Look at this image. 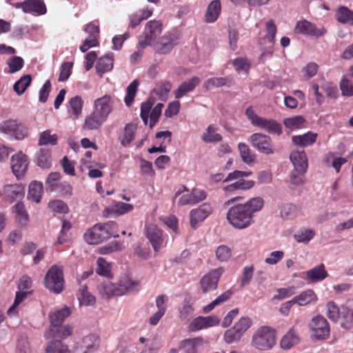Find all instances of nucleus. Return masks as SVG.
<instances>
[{
    "instance_id": "69168bd1",
    "label": "nucleus",
    "mask_w": 353,
    "mask_h": 353,
    "mask_svg": "<svg viewBox=\"0 0 353 353\" xmlns=\"http://www.w3.org/2000/svg\"><path fill=\"white\" fill-rule=\"evenodd\" d=\"M340 89L343 96H353V83L351 80L345 77H343L340 81Z\"/></svg>"
},
{
    "instance_id": "5fc2aeb1",
    "label": "nucleus",
    "mask_w": 353,
    "mask_h": 353,
    "mask_svg": "<svg viewBox=\"0 0 353 353\" xmlns=\"http://www.w3.org/2000/svg\"><path fill=\"white\" fill-rule=\"evenodd\" d=\"M69 106L72 112V114L76 118L81 114L83 108V101L79 96L72 97L69 101Z\"/></svg>"
},
{
    "instance_id": "774afa93",
    "label": "nucleus",
    "mask_w": 353,
    "mask_h": 353,
    "mask_svg": "<svg viewBox=\"0 0 353 353\" xmlns=\"http://www.w3.org/2000/svg\"><path fill=\"white\" fill-rule=\"evenodd\" d=\"M252 321L249 317H241L233 326L241 335L251 327Z\"/></svg>"
},
{
    "instance_id": "f3484780",
    "label": "nucleus",
    "mask_w": 353,
    "mask_h": 353,
    "mask_svg": "<svg viewBox=\"0 0 353 353\" xmlns=\"http://www.w3.org/2000/svg\"><path fill=\"white\" fill-rule=\"evenodd\" d=\"M11 168L13 174L18 178H21L26 174L28 165V157L21 151L11 157Z\"/></svg>"
},
{
    "instance_id": "a19ab883",
    "label": "nucleus",
    "mask_w": 353,
    "mask_h": 353,
    "mask_svg": "<svg viewBox=\"0 0 353 353\" xmlns=\"http://www.w3.org/2000/svg\"><path fill=\"white\" fill-rule=\"evenodd\" d=\"M139 82L137 79L132 81L126 89V95L124 98V102L127 107H130L134 101V97L137 92Z\"/></svg>"
},
{
    "instance_id": "9d476101",
    "label": "nucleus",
    "mask_w": 353,
    "mask_h": 353,
    "mask_svg": "<svg viewBox=\"0 0 353 353\" xmlns=\"http://www.w3.org/2000/svg\"><path fill=\"white\" fill-rule=\"evenodd\" d=\"M309 327L312 332V336L316 340H324L330 336V325L327 321L321 315L313 317Z\"/></svg>"
},
{
    "instance_id": "3c124183",
    "label": "nucleus",
    "mask_w": 353,
    "mask_h": 353,
    "mask_svg": "<svg viewBox=\"0 0 353 353\" xmlns=\"http://www.w3.org/2000/svg\"><path fill=\"white\" fill-rule=\"evenodd\" d=\"M57 135L56 134H51L50 130H47L42 132L40 134L39 139V145H46L48 144H50L52 145H55L57 143Z\"/></svg>"
},
{
    "instance_id": "b1692460",
    "label": "nucleus",
    "mask_w": 353,
    "mask_h": 353,
    "mask_svg": "<svg viewBox=\"0 0 353 353\" xmlns=\"http://www.w3.org/2000/svg\"><path fill=\"white\" fill-rule=\"evenodd\" d=\"M317 134L313 132H307L302 135L293 136L292 143L300 147H307L313 145L316 140Z\"/></svg>"
},
{
    "instance_id": "8fccbe9b",
    "label": "nucleus",
    "mask_w": 353,
    "mask_h": 353,
    "mask_svg": "<svg viewBox=\"0 0 353 353\" xmlns=\"http://www.w3.org/2000/svg\"><path fill=\"white\" fill-rule=\"evenodd\" d=\"M172 88V84L169 81H162L159 84H157L153 89V92L158 95L161 100H165L168 94Z\"/></svg>"
},
{
    "instance_id": "72a5a7b5",
    "label": "nucleus",
    "mask_w": 353,
    "mask_h": 353,
    "mask_svg": "<svg viewBox=\"0 0 353 353\" xmlns=\"http://www.w3.org/2000/svg\"><path fill=\"white\" fill-rule=\"evenodd\" d=\"M137 130V125L132 123H127L124 128V133L120 139L121 144L124 146H128L134 139V134Z\"/></svg>"
},
{
    "instance_id": "ea45409f",
    "label": "nucleus",
    "mask_w": 353,
    "mask_h": 353,
    "mask_svg": "<svg viewBox=\"0 0 353 353\" xmlns=\"http://www.w3.org/2000/svg\"><path fill=\"white\" fill-rule=\"evenodd\" d=\"M32 82V77L30 74H25L17 81L14 85L13 90L17 95H22L26 89L30 85Z\"/></svg>"
},
{
    "instance_id": "6e6d98bb",
    "label": "nucleus",
    "mask_w": 353,
    "mask_h": 353,
    "mask_svg": "<svg viewBox=\"0 0 353 353\" xmlns=\"http://www.w3.org/2000/svg\"><path fill=\"white\" fill-rule=\"evenodd\" d=\"M307 169L294 168L290 173V182L295 185H301L304 183L305 173Z\"/></svg>"
},
{
    "instance_id": "f8f14e48",
    "label": "nucleus",
    "mask_w": 353,
    "mask_h": 353,
    "mask_svg": "<svg viewBox=\"0 0 353 353\" xmlns=\"http://www.w3.org/2000/svg\"><path fill=\"white\" fill-rule=\"evenodd\" d=\"M99 346V337L95 334H90L75 345L73 353H95Z\"/></svg>"
},
{
    "instance_id": "c756f323",
    "label": "nucleus",
    "mask_w": 353,
    "mask_h": 353,
    "mask_svg": "<svg viewBox=\"0 0 353 353\" xmlns=\"http://www.w3.org/2000/svg\"><path fill=\"white\" fill-rule=\"evenodd\" d=\"M43 184L41 182L32 181L29 185L28 199L36 203H39L43 193Z\"/></svg>"
},
{
    "instance_id": "1a4fd4ad",
    "label": "nucleus",
    "mask_w": 353,
    "mask_h": 353,
    "mask_svg": "<svg viewBox=\"0 0 353 353\" xmlns=\"http://www.w3.org/2000/svg\"><path fill=\"white\" fill-rule=\"evenodd\" d=\"M0 132L13 137L17 140H22L28 136V129L16 119H8L0 124Z\"/></svg>"
},
{
    "instance_id": "e2e57ef3",
    "label": "nucleus",
    "mask_w": 353,
    "mask_h": 353,
    "mask_svg": "<svg viewBox=\"0 0 353 353\" xmlns=\"http://www.w3.org/2000/svg\"><path fill=\"white\" fill-rule=\"evenodd\" d=\"M254 274L253 265L245 266L243 269V274L240 280V285L243 288L250 284Z\"/></svg>"
},
{
    "instance_id": "dca6fc26",
    "label": "nucleus",
    "mask_w": 353,
    "mask_h": 353,
    "mask_svg": "<svg viewBox=\"0 0 353 353\" xmlns=\"http://www.w3.org/2000/svg\"><path fill=\"white\" fill-rule=\"evenodd\" d=\"M224 272L223 268H219L210 272L201 280V285L203 292L206 293L217 288L221 276Z\"/></svg>"
},
{
    "instance_id": "680f3d73",
    "label": "nucleus",
    "mask_w": 353,
    "mask_h": 353,
    "mask_svg": "<svg viewBox=\"0 0 353 353\" xmlns=\"http://www.w3.org/2000/svg\"><path fill=\"white\" fill-rule=\"evenodd\" d=\"M276 33V27L272 20L266 22V34L264 37L270 44L274 45L275 41V35Z\"/></svg>"
},
{
    "instance_id": "f03ea898",
    "label": "nucleus",
    "mask_w": 353,
    "mask_h": 353,
    "mask_svg": "<svg viewBox=\"0 0 353 353\" xmlns=\"http://www.w3.org/2000/svg\"><path fill=\"white\" fill-rule=\"evenodd\" d=\"M114 108V101L109 94L98 98L94 101L92 113L85 117L84 128L97 130L107 120Z\"/></svg>"
},
{
    "instance_id": "bb28decb",
    "label": "nucleus",
    "mask_w": 353,
    "mask_h": 353,
    "mask_svg": "<svg viewBox=\"0 0 353 353\" xmlns=\"http://www.w3.org/2000/svg\"><path fill=\"white\" fill-rule=\"evenodd\" d=\"M113 54L108 53L101 57L97 63L96 70L98 73L103 74L111 70L113 68Z\"/></svg>"
},
{
    "instance_id": "ddd939ff",
    "label": "nucleus",
    "mask_w": 353,
    "mask_h": 353,
    "mask_svg": "<svg viewBox=\"0 0 353 353\" xmlns=\"http://www.w3.org/2000/svg\"><path fill=\"white\" fill-rule=\"evenodd\" d=\"M177 40L174 34H165L154 44V50L159 54H168L177 45Z\"/></svg>"
},
{
    "instance_id": "4d7b16f0",
    "label": "nucleus",
    "mask_w": 353,
    "mask_h": 353,
    "mask_svg": "<svg viewBox=\"0 0 353 353\" xmlns=\"http://www.w3.org/2000/svg\"><path fill=\"white\" fill-rule=\"evenodd\" d=\"M193 312L194 308L192 307L191 299L185 298L183 301V306L179 311L180 319L183 320L188 319Z\"/></svg>"
},
{
    "instance_id": "f257e3e1",
    "label": "nucleus",
    "mask_w": 353,
    "mask_h": 353,
    "mask_svg": "<svg viewBox=\"0 0 353 353\" xmlns=\"http://www.w3.org/2000/svg\"><path fill=\"white\" fill-rule=\"evenodd\" d=\"M263 206V199L261 197L252 198L243 204L231 207L228 211L227 219L236 229L247 228L254 222L253 214L260 211Z\"/></svg>"
},
{
    "instance_id": "58836bf2",
    "label": "nucleus",
    "mask_w": 353,
    "mask_h": 353,
    "mask_svg": "<svg viewBox=\"0 0 353 353\" xmlns=\"http://www.w3.org/2000/svg\"><path fill=\"white\" fill-rule=\"evenodd\" d=\"M299 339L292 330H290L281 339L280 345L283 350H290L299 343Z\"/></svg>"
},
{
    "instance_id": "7c9ffc66",
    "label": "nucleus",
    "mask_w": 353,
    "mask_h": 353,
    "mask_svg": "<svg viewBox=\"0 0 353 353\" xmlns=\"http://www.w3.org/2000/svg\"><path fill=\"white\" fill-rule=\"evenodd\" d=\"M337 21L343 24L353 26V11L345 6H340L336 13Z\"/></svg>"
},
{
    "instance_id": "423d86ee",
    "label": "nucleus",
    "mask_w": 353,
    "mask_h": 353,
    "mask_svg": "<svg viewBox=\"0 0 353 353\" xmlns=\"http://www.w3.org/2000/svg\"><path fill=\"white\" fill-rule=\"evenodd\" d=\"M275 344V331L269 326L259 327L252 335V345L259 350H270Z\"/></svg>"
},
{
    "instance_id": "a878e982",
    "label": "nucleus",
    "mask_w": 353,
    "mask_h": 353,
    "mask_svg": "<svg viewBox=\"0 0 353 353\" xmlns=\"http://www.w3.org/2000/svg\"><path fill=\"white\" fill-rule=\"evenodd\" d=\"M295 304L300 306H305L312 303L316 302L317 297L312 290H307L302 292L299 295L293 298Z\"/></svg>"
},
{
    "instance_id": "0eeeda50",
    "label": "nucleus",
    "mask_w": 353,
    "mask_h": 353,
    "mask_svg": "<svg viewBox=\"0 0 353 353\" xmlns=\"http://www.w3.org/2000/svg\"><path fill=\"white\" fill-rule=\"evenodd\" d=\"M163 23L159 20H150L145 25L144 30L139 37V45L141 48L150 46L161 34Z\"/></svg>"
},
{
    "instance_id": "5701e85b",
    "label": "nucleus",
    "mask_w": 353,
    "mask_h": 353,
    "mask_svg": "<svg viewBox=\"0 0 353 353\" xmlns=\"http://www.w3.org/2000/svg\"><path fill=\"white\" fill-rule=\"evenodd\" d=\"M221 10V4L220 0H213L211 1L205 14V21L207 23L215 22L220 15Z\"/></svg>"
},
{
    "instance_id": "79ce46f5",
    "label": "nucleus",
    "mask_w": 353,
    "mask_h": 353,
    "mask_svg": "<svg viewBox=\"0 0 353 353\" xmlns=\"http://www.w3.org/2000/svg\"><path fill=\"white\" fill-rule=\"evenodd\" d=\"M201 343L199 338L187 339L181 343V347L185 353H197V348Z\"/></svg>"
},
{
    "instance_id": "864d4df0",
    "label": "nucleus",
    "mask_w": 353,
    "mask_h": 353,
    "mask_svg": "<svg viewBox=\"0 0 353 353\" xmlns=\"http://www.w3.org/2000/svg\"><path fill=\"white\" fill-rule=\"evenodd\" d=\"M238 148L242 161L246 164H251L254 161V156L250 153V149L248 145L244 143H239Z\"/></svg>"
},
{
    "instance_id": "37998d69",
    "label": "nucleus",
    "mask_w": 353,
    "mask_h": 353,
    "mask_svg": "<svg viewBox=\"0 0 353 353\" xmlns=\"http://www.w3.org/2000/svg\"><path fill=\"white\" fill-rule=\"evenodd\" d=\"M48 336H52L55 339L61 338L65 339L72 334V327L69 325L64 327H57V328H50L47 333Z\"/></svg>"
},
{
    "instance_id": "cd10ccee",
    "label": "nucleus",
    "mask_w": 353,
    "mask_h": 353,
    "mask_svg": "<svg viewBox=\"0 0 353 353\" xmlns=\"http://www.w3.org/2000/svg\"><path fill=\"white\" fill-rule=\"evenodd\" d=\"M254 185V181L252 180H239L228 185L223 188V190L227 193H232L236 190H246L252 188Z\"/></svg>"
},
{
    "instance_id": "a211bd4d",
    "label": "nucleus",
    "mask_w": 353,
    "mask_h": 353,
    "mask_svg": "<svg viewBox=\"0 0 353 353\" xmlns=\"http://www.w3.org/2000/svg\"><path fill=\"white\" fill-rule=\"evenodd\" d=\"M219 319L216 316H199L195 318L190 325L192 332H196L219 325Z\"/></svg>"
},
{
    "instance_id": "2f4dec72",
    "label": "nucleus",
    "mask_w": 353,
    "mask_h": 353,
    "mask_svg": "<svg viewBox=\"0 0 353 353\" xmlns=\"http://www.w3.org/2000/svg\"><path fill=\"white\" fill-rule=\"evenodd\" d=\"M77 297L80 305H84L86 306L92 305L96 301L95 297L88 291V288L85 285L81 286L77 293Z\"/></svg>"
},
{
    "instance_id": "052dcab7",
    "label": "nucleus",
    "mask_w": 353,
    "mask_h": 353,
    "mask_svg": "<svg viewBox=\"0 0 353 353\" xmlns=\"http://www.w3.org/2000/svg\"><path fill=\"white\" fill-rule=\"evenodd\" d=\"M224 340L225 341L228 343H238L243 335L234 327H232L230 329L227 330L224 333Z\"/></svg>"
},
{
    "instance_id": "f704fd0d",
    "label": "nucleus",
    "mask_w": 353,
    "mask_h": 353,
    "mask_svg": "<svg viewBox=\"0 0 353 353\" xmlns=\"http://www.w3.org/2000/svg\"><path fill=\"white\" fill-rule=\"evenodd\" d=\"M232 80L228 77H213L207 79L203 86L207 90H212L214 88H220L223 85L230 86Z\"/></svg>"
},
{
    "instance_id": "20e7f679",
    "label": "nucleus",
    "mask_w": 353,
    "mask_h": 353,
    "mask_svg": "<svg viewBox=\"0 0 353 353\" xmlns=\"http://www.w3.org/2000/svg\"><path fill=\"white\" fill-rule=\"evenodd\" d=\"M138 285L137 281L125 277L117 284L110 281H105L99 285L98 290L102 296L110 298L114 296H121L129 291L134 290Z\"/></svg>"
},
{
    "instance_id": "13d9d810",
    "label": "nucleus",
    "mask_w": 353,
    "mask_h": 353,
    "mask_svg": "<svg viewBox=\"0 0 353 353\" xmlns=\"http://www.w3.org/2000/svg\"><path fill=\"white\" fill-rule=\"evenodd\" d=\"M294 236L297 242L307 243L314 238V232L312 230L304 229L297 232Z\"/></svg>"
},
{
    "instance_id": "a18cd8bd",
    "label": "nucleus",
    "mask_w": 353,
    "mask_h": 353,
    "mask_svg": "<svg viewBox=\"0 0 353 353\" xmlns=\"http://www.w3.org/2000/svg\"><path fill=\"white\" fill-rule=\"evenodd\" d=\"M327 316L330 320L336 323L341 317V307H339L334 302L330 301L326 305Z\"/></svg>"
},
{
    "instance_id": "c85d7f7f",
    "label": "nucleus",
    "mask_w": 353,
    "mask_h": 353,
    "mask_svg": "<svg viewBox=\"0 0 353 353\" xmlns=\"http://www.w3.org/2000/svg\"><path fill=\"white\" fill-rule=\"evenodd\" d=\"M306 276L311 282H318L325 279L327 276V273L323 264H321L307 271Z\"/></svg>"
},
{
    "instance_id": "4be33fe9",
    "label": "nucleus",
    "mask_w": 353,
    "mask_h": 353,
    "mask_svg": "<svg viewBox=\"0 0 353 353\" xmlns=\"http://www.w3.org/2000/svg\"><path fill=\"white\" fill-rule=\"evenodd\" d=\"M23 11L26 13L35 12L38 15L46 13V7L42 0H26L22 2Z\"/></svg>"
},
{
    "instance_id": "4c0bfd02",
    "label": "nucleus",
    "mask_w": 353,
    "mask_h": 353,
    "mask_svg": "<svg viewBox=\"0 0 353 353\" xmlns=\"http://www.w3.org/2000/svg\"><path fill=\"white\" fill-rule=\"evenodd\" d=\"M341 326L345 329L350 330L353 327V311L347 307L341 306Z\"/></svg>"
},
{
    "instance_id": "6e6552de",
    "label": "nucleus",
    "mask_w": 353,
    "mask_h": 353,
    "mask_svg": "<svg viewBox=\"0 0 353 353\" xmlns=\"http://www.w3.org/2000/svg\"><path fill=\"white\" fill-rule=\"evenodd\" d=\"M45 287L54 294H59L63 290L64 279L63 270L57 265H52L44 278Z\"/></svg>"
},
{
    "instance_id": "aec40b11",
    "label": "nucleus",
    "mask_w": 353,
    "mask_h": 353,
    "mask_svg": "<svg viewBox=\"0 0 353 353\" xmlns=\"http://www.w3.org/2000/svg\"><path fill=\"white\" fill-rule=\"evenodd\" d=\"M70 314V310L66 306L61 308L56 307L52 310L50 314V328H57L61 326L64 320L69 316Z\"/></svg>"
},
{
    "instance_id": "9b49d317",
    "label": "nucleus",
    "mask_w": 353,
    "mask_h": 353,
    "mask_svg": "<svg viewBox=\"0 0 353 353\" xmlns=\"http://www.w3.org/2000/svg\"><path fill=\"white\" fill-rule=\"evenodd\" d=\"M252 145L259 152L265 154H272L274 152L272 139L269 135L261 132L253 133L250 137Z\"/></svg>"
},
{
    "instance_id": "6ab92c4d",
    "label": "nucleus",
    "mask_w": 353,
    "mask_h": 353,
    "mask_svg": "<svg viewBox=\"0 0 353 353\" xmlns=\"http://www.w3.org/2000/svg\"><path fill=\"white\" fill-rule=\"evenodd\" d=\"M162 235V231L156 225H150L147 227L146 236L155 252H158L161 248L163 241Z\"/></svg>"
},
{
    "instance_id": "4468645a",
    "label": "nucleus",
    "mask_w": 353,
    "mask_h": 353,
    "mask_svg": "<svg viewBox=\"0 0 353 353\" xmlns=\"http://www.w3.org/2000/svg\"><path fill=\"white\" fill-rule=\"evenodd\" d=\"M294 32L319 38L325 33V30L323 28H317L314 23L305 19L296 23L294 28Z\"/></svg>"
},
{
    "instance_id": "2eb2a0df",
    "label": "nucleus",
    "mask_w": 353,
    "mask_h": 353,
    "mask_svg": "<svg viewBox=\"0 0 353 353\" xmlns=\"http://www.w3.org/2000/svg\"><path fill=\"white\" fill-rule=\"evenodd\" d=\"M212 208L208 203L201 204L199 208L193 209L190 212V225L196 229L201 223L204 221L212 213Z\"/></svg>"
},
{
    "instance_id": "e433bc0d",
    "label": "nucleus",
    "mask_w": 353,
    "mask_h": 353,
    "mask_svg": "<svg viewBox=\"0 0 353 353\" xmlns=\"http://www.w3.org/2000/svg\"><path fill=\"white\" fill-rule=\"evenodd\" d=\"M37 165L43 169L51 167V154L49 149L41 148L37 154Z\"/></svg>"
},
{
    "instance_id": "de8ad7c7",
    "label": "nucleus",
    "mask_w": 353,
    "mask_h": 353,
    "mask_svg": "<svg viewBox=\"0 0 353 353\" xmlns=\"http://www.w3.org/2000/svg\"><path fill=\"white\" fill-rule=\"evenodd\" d=\"M124 248L123 243L113 241L99 248V252L101 254H108L114 252L121 251Z\"/></svg>"
},
{
    "instance_id": "412c9836",
    "label": "nucleus",
    "mask_w": 353,
    "mask_h": 353,
    "mask_svg": "<svg viewBox=\"0 0 353 353\" xmlns=\"http://www.w3.org/2000/svg\"><path fill=\"white\" fill-rule=\"evenodd\" d=\"M201 83V80L197 77L183 82L179 88L174 91V97L176 99H181L188 93L193 91L195 88Z\"/></svg>"
},
{
    "instance_id": "c03bdc74",
    "label": "nucleus",
    "mask_w": 353,
    "mask_h": 353,
    "mask_svg": "<svg viewBox=\"0 0 353 353\" xmlns=\"http://www.w3.org/2000/svg\"><path fill=\"white\" fill-rule=\"evenodd\" d=\"M232 293L230 290H228L219 296L215 300L212 301L208 305H205L203 307V312L205 313H208L211 312L216 306L221 305V303L225 302L228 299H230Z\"/></svg>"
},
{
    "instance_id": "0e129e2a",
    "label": "nucleus",
    "mask_w": 353,
    "mask_h": 353,
    "mask_svg": "<svg viewBox=\"0 0 353 353\" xmlns=\"http://www.w3.org/2000/svg\"><path fill=\"white\" fill-rule=\"evenodd\" d=\"M8 65L10 68V73H14L23 67L24 61L21 57L14 56L9 59Z\"/></svg>"
},
{
    "instance_id": "338daca9",
    "label": "nucleus",
    "mask_w": 353,
    "mask_h": 353,
    "mask_svg": "<svg viewBox=\"0 0 353 353\" xmlns=\"http://www.w3.org/2000/svg\"><path fill=\"white\" fill-rule=\"evenodd\" d=\"M221 139V135L216 133L215 128L212 125L208 127L207 133L203 137V140L206 143L219 142Z\"/></svg>"
},
{
    "instance_id": "39448f33",
    "label": "nucleus",
    "mask_w": 353,
    "mask_h": 353,
    "mask_svg": "<svg viewBox=\"0 0 353 353\" xmlns=\"http://www.w3.org/2000/svg\"><path fill=\"white\" fill-rule=\"evenodd\" d=\"M245 114L251 123L270 134L279 136L283 132V128L280 123L272 119H268L257 115L251 106L245 110Z\"/></svg>"
},
{
    "instance_id": "7ed1b4c3",
    "label": "nucleus",
    "mask_w": 353,
    "mask_h": 353,
    "mask_svg": "<svg viewBox=\"0 0 353 353\" xmlns=\"http://www.w3.org/2000/svg\"><path fill=\"white\" fill-rule=\"evenodd\" d=\"M117 228V223L113 221L97 223L84 234L85 241L88 244L95 245L107 241L112 236L118 238Z\"/></svg>"
},
{
    "instance_id": "49530a36",
    "label": "nucleus",
    "mask_w": 353,
    "mask_h": 353,
    "mask_svg": "<svg viewBox=\"0 0 353 353\" xmlns=\"http://www.w3.org/2000/svg\"><path fill=\"white\" fill-rule=\"evenodd\" d=\"M14 211L18 223L22 225H26L28 221V215L24 204L22 202H18L14 205Z\"/></svg>"
},
{
    "instance_id": "393cba45",
    "label": "nucleus",
    "mask_w": 353,
    "mask_h": 353,
    "mask_svg": "<svg viewBox=\"0 0 353 353\" xmlns=\"http://www.w3.org/2000/svg\"><path fill=\"white\" fill-rule=\"evenodd\" d=\"M290 160L296 169H307V159L304 150L292 151L290 155Z\"/></svg>"
},
{
    "instance_id": "603ef678",
    "label": "nucleus",
    "mask_w": 353,
    "mask_h": 353,
    "mask_svg": "<svg viewBox=\"0 0 353 353\" xmlns=\"http://www.w3.org/2000/svg\"><path fill=\"white\" fill-rule=\"evenodd\" d=\"M305 120L302 116H295L283 120L284 125L291 130L301 128Z\"/></svg>"
},
{
    "instance_id": "bf43d9fd",
    "label": "nucleus",
    "mask_w": 353,
    "mask_h": 353,
    "mask_svg": "<svg viewBox=\"0 0 353 353\" xmlns=\"http://www.w3.org/2000/svg\"><path fill=\"white\" fill-rule=\"evenodd\" d=\"M277 294L272 297V300H282L294 295L296 292V288L294 286L288 288H281L276 290Z\"/></svg>"
},
{
    "instance_id": "c9c22d12",
    "label": "nucleus",
    "mask_w": 353,
    "mask_h": 353,
    "mask_svg": "<svg viewBox=\"0 0 353 353\" xmlns=\"http://www.w3.org/2000/svg\"><path fill=\"white\" fill-rule=\"evenodd\" d=\"M5 192L7 197L10 199L12 201L22 198L25 193L23 186L19 184H12L6 186Z\"/></svg>"
},
{
    "instance_id": "473e14b6",
    "label": "nucleus",
    "mask_w": 353,
    "mask_h": 353,
    "mask_svg": "<svg viewBox=\"0 0 353 353\" xmlns=\"http://www.w3.org/2000/svg\"><path fill=\"white\" fill-rule=\"evenodd\" d=\"M46 353H69V349L66 344L59 339L50 341L45 349Z\"/></svg>"
},
{
    "instance_id": "09e8293b",
    "label": "nucleus",
    "mask_w": 353,
    "mask_h": 353,
    "mask_svg": "<svg viewBox=\"0 0 353 353\" xmlns=\"http://www.w3.org/2000/svg\"><path fill=\"white\" fill-rule=\"evenodd\" d=\"M299 208L292 203H287L281 209V216L283 219H293L298 215Z\"/></svg>"
}]
</instances>
